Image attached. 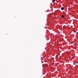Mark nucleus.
I'll return each instance as SVG.
<instances>
[{"label":"nucleus","instance_id":"f257e3e1","mask_svg":"<svg viewBox=\"0 0 78 78\" xmlns=\"http://www.w3.org/2000/svg\"><path fill=\"white\" fill-rule=\"evenodd\" d=\"M61 10H64V7H62L61 8Z\"/></svg>","mask_w":78,"mask_h":78},{"label":"nucleus","instance_id":"f03ea898","mask_svg":"<svg viewBox=\"0 0 78 78\" xmlns=\"http://www.w3.org/2000/svg\"><path fill=\"white\" fill-rule=\"evenodd\" d=\"M55 1H56V0H53V1L52 2L53 3H54Z\"/></svg>","mask_w":78,"mask_h":78},{"label":"nucleus","instance_id":"7ed1b4c3","mask_svg":"<svg viewBox=\"0 0 78 78\" xmlns=\"http://www.w3.org/2000/svg\"><path fill=\"white\" fill-rule=\"evenodd\" d=\"M62 17H63V18H64V16L63 15H62Z\"/></svg>","mask_w":78,"mask_h":78}]
</instances>
